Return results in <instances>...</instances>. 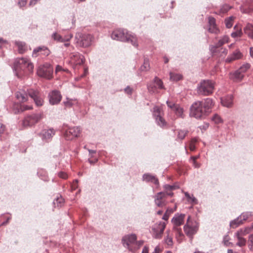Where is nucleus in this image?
<instances>
[{
    "instance_id": "f257e3e1",
    "label": "nucleus",
    "mask_w": 253,
    "mask_h": 253,
    "mask_svg": "<svg viewBox=\"0 0 253 253\" xmlns=\"http://www.w3.org/2000/svg\"><path fill=\"white\" fill-rule=\"evenodd\" d=\"M13 70L18 78L22 79L25 76L33 73L34 65L29 58H17L14 61Z\"/></svg>"
},
{
    "instance_id": "13d9d810",
    "label": "nucleus",
    "mask_w": 253,
    "mask_h": 253,
    "mask_svg": "<svg viewBox=\"0 0 253 253\" xmlns=\"http://www.w3.org/2000/svg\"><path fill=\"white\" fill-rule=\"evenodd\" d=\"M166 244L169 246H172L173 244L172 239L171 237L168 236L165 240Z\"/></svg>"
},
{
    "instance_id": "3c124183",
    "label": "nucleus",
    "mask_w": 253,
    "mask_h": 253,
    "mask_svg": "<svg viewBox=\"0 0 253 253\" xmlns=\"http://www.w3.org/2000/svg\"><path fill=\"white\" fill-rule=\"evenodd\" d=\"M215 25H216L215 19L212 16H209L208 17V27Z\"/></svg>"
},
{
    "instance_id": "8fccbe9b",
    "label": "nucleus",
    "mask_w": 253,
    "mask_h": 253,
    "mask_svg": "<svg viewBox=\"0 0 253 253\" xmlns=\"http://www.w3.org/2000/svg\"><path fill=\"white\" fill-rule=\"evenodd\" d=\"M251 67V65L249 63H246L243 64L240 68L239 69L241 72H242L243 74L247 71L248 69H249Z\"/></svg>"
},
{
    "instance_id": "e2e57ef3",
    "label": "nucleus",
    "mask_w": 253,
    "mask_h": 253,
    "mask_svg": "<svg viewBox=\"0 0 253 253\" xmlns=\"http://www.w3.org/2000/svg\"><path fill=\"white\" fill-rule=\"evenodd\" d=\"M5 130V126L3 124L0 123V136L4 133Z\"/></svg>"
},
{
    "instance_id": "c756f323",
    "label": "nucleus",
    "mask_w": 253,
    "mask_h": 253,
    "mask_svg": "<svg viewBox=\"0 0 253 253\" xmlns=\"http://www.w3.org/2000/svg\"><path fill=\"white\" fill-rule=\"evenodd\" d=\"M64 203V199L61 197H57L55 198L53 202V205L54 208H60L62 207Z\"/></svg>"
},
{
    "instance_id": "5701e85b",
    "label": "nucleus",
    "mask_w": 253,
    "mask_h": 253,
    "mask_svg": "<svg viewBox=\"0 0 253 253\" xmlns=\"http://www.w3.org/2000/svg\"><path fill=\"white\" fill-rule=\"evenodd\" d=\"M242 54L239 50H236L227 57L225 60L226 63H230L234 60L241 58Z\"/></svg>"
},
{
    "instance_id": "4d7b16f0",
    "label": "nucleus",
    "mask_w": 253,
    "mask_h": 253,
    "mask_svg": "<svg viewBox=\"0 0 253 253\" xmlns=\"http://www.w3.org/2000/svg\"><path fill=\"white\" fill-rule=\"evenodd\" d=\"M167 105L168 107L172 109L174 106H175L177 104L174 103L173 101L168 100L166 102Z\"/></svg>"
},
{
    "instance_id": "bf43d9fd",
    "label": "nucleus",
    "mask_w": 253,
    "mask_h": 253,
    "mask_svg": "<svg viewBox=\"0 0 253 253\" xmlns=\"http://www.w3.org/2000/svg\"><path fill=\"white\" fill-rule=\"evenodd\" d=\"M125 92L128 94V95H131L132 93V89L130 88V87L129 85H127L125 89H124Z\"/></svg>"
},
{
    "instance_id": "f03ea898",
    "label": "nucleus",
    "mask_w": 253,
    "mask_h": 253,
    "mask_svg": "<svg viewBox=\"0 0 253 253\" xmlns=\"http://www.w3.org/2000/svg\"><path fill=\"white\" fill-rule=\"evenodd\" d=\"M113 40L131 43L134 47L138 46L136 36L125 29H118L114 30L111 34Z\"/></svg>"
},
{
    "instance_id": "680f3d73",
    "label": "nucleus",
    "mask_w": 253,
    "mask_h": 253,
    "mask_svg": "<svg viewBox=\"0 0 253 253\" xmlns=\"http://www.w3.org/2000/svg\"><path fill=\"white\" fill-rule=\"evenodd\" d=\"M58 176L59 177L65 179L68 178V175L67 173L63 171L59 172Z\"/></svg>"
},
{
    "instance_id": "1a4fd4ad",
    "label": "nucleus",
    "mask_w": 253,
    "mask_h": 253,
    "mask_svg": "<svg viewBox=\"0 0 253 253\" xmlns=\"http://www.w3.org/2000/svg\"><path fill=\"white\" fill-rule=\"evenodd\" d=\"M161 109L158 106L153 107V116L155 120L157 125L162 128H164L167 125L165 120L161 116Z\"/></svg>"
},
{
    "instance_id": "69168bd1",
    "label": "nucleus",
    "mask_w": 253,
    "mask_h": 253,
    "mask_svg": "<svg viewBox=\"0 0 253 253\" xmlns=\"http://www.w3.org/2000/svg\"><path fill=\"white\" fill-rule=\"evenodd\" d=\"M89 153V156L90 158H94V154L96 153V150L87 149Z\"/></svg>"
},
{
    "instance_id": "4c0bfd02",
    "label": "nucleus",
    "mask_w": 253,
    "mask_h": 253,
    "mask_svg": "<svg viewBox=\"0 0 253 253\" xmlns=\"http://www.w3.org/2000/svg\"><path fill=\"white\" fill-rule=\"evenodd\" d=\"M74 102H76V99H70L66 98V100L64 101L63 103L66 108H71L74 104Z\"/></svg>"
},
{
    "instance_id": "7c9ffc66",
    "label": "nucleus",
    "mask_w": 253,
    "mask_h": 253,
    "mask_svg": "<svg viewBox=\"0 0 253 253\" xmlns=\"http://www.w3.org/2000/svg\"><path fill=\"white\" fill-rule=\"evenodd\" d=\"M185 196L187 198V202L192 205H195L198 204L197 199L193 196V194L191 195L188 192H184Z\"/></svg>"
},
{
    "instance_id": "c9c22d12",
    "label": "nucleus",
    "mask_w": 253,
    "mask_h": 253,
    "mask_svg": "<svg viewBox=\"0 0 253 253\" xmlns=\"http://www.w3.org/2000/svg\"><path fill=\"white\" fill-rule=\"evenodd\" d=\"M170 80L172 81L177 82L182 79V76L180 74L175 73H169Z\"/></svg>"
},
{
    "instance_id": "c03bdc74",
    "label": "nucleus",
    "mask_w": 253,
    "mask_h": 253,
    "mask_svg": "<svg viewBox=\"0 0 253 253\" xmlns=\"http://www.w3.org/2000/svg\"><path fill=\"white\" fill-rule=\"evenodd\" d=\"M208 31L212 34H218L219 32V30L217 27L216 24L208 27Z\"/></svg>"
},
{
    "instance_id": "a19ab883",
    "label": "nucleus",
    "mask_w": 253,
    "mask_h": 253,
    "mask_svg": "<svg viewBox=\"0 0 253 253\" xmlns=\"http://www.w3.org/2000/svg\"><path fill=\"white\" fill-rule=\"evenodd\" d=\"M233 16H230L229 17L225 19L224 22L226 28H230L233 25V21L234 20Z\"/></svg>"
},
{
    "instance_id": "b1692460",
    "label": "nucleus",
    "mask_w": 253,
    "mask_h": 253,
    "mask_svg": "<svg viewBox=\"0 0 253 253\" xmlns=\"http://www.w3.org/2000/svg\"><path fill=\"white\" fill-rule=\"evenodd\" d=\"M241 9L244 13L253 11V0H246L244 5L241 6Z\"/></svg>"
},
{
    "instance_id": "de8ad7c7",
    "label": "nucleus",
    "mask_w": 253,
    "mask_h": 253,
    "mask_svg": "<svg viewBox=\"0 0 253 253\" xmlns=\"http://www.w3.org/2000/svg\"><path fill=\"white\" fill-rule=\"evenodd\" d=\"M175 115L177 117L183 118V109L180 106L178 109H177V111L175 113Z\"/></svg>"
},
{
    "instance_id": "603ef678",
    "label": "nucleus",
    "mask_w": 253,
    "mask_h": 253,
    "mask_svg": "<svg viewBox=\"0 0 253 253\" xmlns=\"http://www.w3.org/2000/svg\"><path fill=\"white\" fill-rule=\"evenodd\" d=\"M11 219V215L9 213H5L3 214L1 216V219H0L2 221H8L9 220Z\"/></svg>"
},
{
    "instance_id": "473e14b6",
    "label": "nucleus",
    "mask_w": 253,
    "mask_h": 253,
    "mask_svg": "<svg viewBox=\"0 0 253 253\" xmlns=\"http://www.w3.org/2000/svg\"><path fill=\"white\" fill-rule=\"evenodd\" d=\"M244 77V74L239 69L235 71L232 75V78L235 81H240Z\"/></svg>"
},
{
    "instance_id": "6ab92c4d",
    "label": "nucleus",
    "mask_w": 253,
    "mask_h": 253,
    "mask_svg": "<svg viewBox=\"0 0 253 253\" xmlns=\"http://www.w3.org/2000/svg\"><path fill=\"white\" fill-rule=\"evenodd\" d=\"M29 89L26 90L25 89H20L15 93L17 99L21 102H25L28 100L29 96L28 94Z\"/></svg>"
},
{
    "instance_id": "5fc2aeb1",
    "label": "nucleus",
    "mask_w": 253,
    "mask_h": 253,
    "mask_svg": "<svg viewBox=\"0 0 253 253\" xmlns=\"http://www.w3.org/2000/svg\"><path fill=\"white\" fill-rule=\"evenodd\" d=\"M249 248L250 250L253 251V234L251 235L249 237Z\"/></svg>"
},
{
    "instance_id": "09e8293b",
    "label": "nucleus",
    "mask_w": 253,
    "mask_h": 253,
    "mask_svg": "<svg viewBox=\"0 0 253 253\" xmlns=\"http://www.w3.org/2000/svg\"><path fill=\"white\" fill-rule=\"evenodd\" d=\"M243 35V32L242 31L241 29L239 30H237L236 31L233 32L231 33V37L232 38H235L237 37H241Z\"/></svg>"
},
{
    "instance_id": "9d476101",
    "label": "nucleus",
    "mask_w": 253,
    "mask_h": 253,
    "mask_svg": "<svg viewBox=\"0 0 253 253\" xmlns=\"http://www.w3.org/2000/svg\"><path fill=\"white\" fill-rule=\"evenodd\" d=\"M55 134V129L50 128L48 129H43L38 133V135L43 142L48 143L51 141Z\"/></svg>"
},
{
    "instance_id": "ea45409f",
    "label": "nucleus",
    "mask_w": 253,
    "mask_h": 253,
    "mask_svg": "<svg viewBox=\"0 0 253 253\" xmlns=\"http://www.w3.org/2000/svg\"><path fill=\"white\" fill-rule=\"evenodd\" d=\"M176 238L178 242L180 243L183 240L184 236L181 230L176 228Z\"/></svg>"
},
{
    "instance_id": "0e129e2a",
    "label": "nucleus",
    "mask_w": 253,
    "mask_h": 253,
    "mask_svg": "<svg viewBox=\"0 0 253 253\" xmlns=\"http://www.w3.org/2000/svg\"><path fill=\"white\" fill-rule=\"evenodd\" d=\"M98 161V158H95L94 160H91L90 158L88 159L87 162L90 164V165H94L96 163H97Z\"/></svg>"
},
{
    "instance_id": "4468645a",
    "label": "nucleus",
    "mask_w": 253,
    "mask_h": 253,
    "mask_svg": "<svg viewBox=\"0 0 253 253\" xmlns=\"http://www.w3.org/2000/svg\"><path fill=\"white\" fill-rule=\"evenodd\" d=\"M165 227V222H160L155 224L152 228L154 237L156 239L161 238Z\"/></svg>"
},
{
    "instance_id": "a18cd8bd",
    "label": "nucleus",
    "mask_w": 253,
    "mask_h": 253,
    "mask_svg": "<svg viewBox=\"0 0 253 253\" xmlns=\"http://www.w3.org/2000/svg\"><path fill=\"white\" fill-rule=\"evenodd\" d=\"M32 109V105H20L19 106V108L18 110V113H19L20 112H23L25 110H30Z\"/></svg>"
},
{
    "instance_id": "20e7f679",
    "label": "nucleus",
    "mask_w": 253,
    "mask_h": 253,
    "mask_svg": "<svg viewBox=\"0 0 253 253\" xmlns=\"http://www.w3.org/2000/svg\"><path fill=\"white\" fill-rule=\"evenodd\" d=\"M214 89V83L211 80H203L197 86L198 94L208 96L211 94Z\"/></svg>"
},
{
    "instance_id": "79ce46f5",
    "label": "nucleus",
    "mask_w": 253,
    "mask_h": 253,
    "mask_svg": "<svg viewBox=\"0 0 253 253\" xmlns=\"http://www.w3.org/2000/svg\"><path fill=\"white\" fill-rule=\"evenodd\" d=\"M37 174L39 176V177L41 178V179H42L43 181H47L48 180V177L47 176L46 173L45 171L43 170H39Z\"/></svg>"
},
{
    "instance_id": "9b49d317",
    "label": "nucleus",
    "mask_w": 253,
    "mask_h": 253,
    "mask_svg": "<svg viewBox=\"0 0 253 253\" xmlns=\"http://www.w3.org/2000/svg\"><path fill=\"white\" fill-rule=\"evenodd\" d=\"M81 131V129L80 126L70 127L65 130L64 136L66 140H72L74 137H78Z\"/></svg>"
},
{
    "instance_id": "f3484780",
    "label": "nucleus",
    "mask_w": 253,
    "mask_h": 253,
    "mask_svg": "<svg viewBox=\"0 0 253 253\" xmlns=\"http://www.w3.org/2000/svg\"><path fill=\"white\" fill-rule=\"evenodd\" d=\"M50 53V51L46 46H41L34 49L32 53V56L37 57L39 55L47 56Z\"/></svg>"
},
{
    "instance_id": "f704fd0d",
    "label": "nucleus",
    "mask_w": 253,
    "mask_h": 253,
    "mask_svg": "<svg viewBox=\"0 0 253 253\" xmlns=\"http://www.w3.org/2000/svg\"><path fill=\"white\" fill-rule=\"evenodd\" d=\"M185 217V214L177 213L171 219V221H183Z\"/></svg>"
},
{
    "instance_id": "6e6d98bb",
    "label": "nucleus",
    "mask_w": 253,
    "mask_h": 253,
    "mask_svg": "<svg viewBox=\"0 0 253 253\" xmlns=\"http://www.w3.org/2000/svg\"><path fill=\"white\" fill-rule=\"evenodd\" d=\"M27 2V0H18L17 4L20 8L25 6Z\"/></svg>"
},
{
    "instance_id": "412c9836",
    "label": "nucleus",
    "mask_w": 253,
    "mask_h": 253,
    "mask_svg": "<svg viewBox=\"0 0 253 253\" xmlns=\"http://www.w3.org/2000/svg\"><path fill=\"white\" fill-rule=\"evenodd\" d=\"M142 179L146 182H151L154 183L156 187L159 186V182L158 179L154 175L149 173H144L142 175Z\"/></svg>"
},
{
    "instance_id": "423d86ee",
    "label": "nucleus",
    "mask_w": 253,
    "mask_h": 253,
    "mask_svg": "<svg viewBox=\"0 0 253 253\" xmlns=\"http://www.w3.org/2000/svg\"><path fill=\"white\" fill-rule=\"evenodd\" d=\"M207 113L203 107V102L200 101H197L194 102L190 107V115L196 119H203L207 115Z\"/></svg>"
},
{
    "instance_id": "f8f14e48",
    "label": "nucleus",
    "mask_w": 253,
    "mask_h": 253,
    "mask_svg": "<svg viewBox=\"0 0 253 253\" xmlns=\"http://www.w3.org/2000/svg\"><path fill=\"white\" fill-rule=\"evenodd\" d=\"M48 98L49 104L51 105H55L60 102L62 96L59 90L55 89L48 93Z\"/></svg>"
},
{
    "instance_id": "58836bf2",
    "label": "nucleus",
    "mask_w": 253,
    "mask_h": 253,
    "mask_svg": "<svg viewBox=\"0 0 253 253\" xmlns=\"http://www.w3.org/2000/svg\"><path fill=\"white\" fill-rule=\"evenodd\" d=\"M16 45L17 46L19 52L23 53L25 51V43L22 42H16Z\"/></svg>"
},
{
    "instance_id": "cd10ccee",
    "label": "nucleus",
    "mask_w": 253,
    "mask_h": 253,
    "mask_svg": "<svg viewBox=\"0 0 253 253\" xmlns=\"http://www.w3.org/2000/svg\"><path fill=\"white\" fill-rule=\"evenodd\" d=\"M37 74L39 76L50 79L52 77L51 73L45 70L43 68H39L37 70Z\"/></svg>"
},
{
    "instance_id": "0eeeda50",
    "label": "nucleus",
    "mask_w": 253,
    "mask_h": 253,
    "mask_svg": "<svg viewBox=\"0 0 253 253\" xmlns=\"http://www.w3.org/2000/svg\"><path fill=\"white\" fill-rule=\"evenodd\" d=\"M148 92L150 94H156L158 92V89H163L165 88L162 81L155 77L152 83L147 84V85Z\"/></svg>"
},
{
    "instance_id": "e433bc0d",
    "label": "nucleus",
    "mask_w": 253,
    "mask_h": 253,
    "mask_svg": "<svg viewBox=\"0 0 253 253\" xmlns=\"http://www.w3.org/2000/svg\"><path fill=\"white\" fill-rule=\"evenodd\" d=\"M229 40V37L227 36H224L221 39L219 40L218 42L216 43L214 48H218L222 46L223 44L226 42H228Z\"/></svg>"
},
{
    "instance_id": "393cba45",
    "label": "nucleus",
    "mask_w": 253,
    "mask_h": 253,
    "mask_svg": "<svg viewBox=\"0 0 253 253\" xmlns=\"http://www.w3.org/2000/svg\"><path fill=\"white\" fill-rule=\"evenodd\" d=\"M244 32L248 37L253 40V25L247 23L243 28Z\"/></svg>"
},
{
    "instance_id": "c85d7f7f",
    "label": "nucleus",
    "mask_w": 253,
    "mask_h": 253,
    "mask_svg": "<svg viewBox=\"0 0 253 253\" xmlns=\"http://www.w3.org/2000/svg\"><path fill=\"white\" fill-rule=\"evenodd\" d=\"M253 229V225L251 226L245 227L243 229H241L240 230L238 231L236 233V236H245L247 234H249L252 229Z\"/></svg>"
},
{
    "instance_id": "aec40b11",
    "label": "nucleus",
    "mask_w": 253,
    "mask_h": 253,
    "mask_svg": "<svg viewBox=\"0 0 253 253\" xmlns=\"http://www.w3.org/2000/svg\"><path fill=\"white\" fill-rule=\"evenodd\" d=\"M154 202L155 204L159 207H163L166 205L165 200V193L160 192L155 196Z\"/></svg>"
},
{
    "instance_id": "4be33fe9",
    "label": "nucleus",
    "mask_w": 253,
    "mask_h": 253,
    "mask_svg": "<svg viewBox=\"0 0 253 253\" xmlns=\"http://www.w3.org/2000/svg\"><path fill=\"white\" fill-rule=\"evenodd\" d=\"M222 105L226 107L230 108L233 104V96L232 94H229L221 98Z\"/></svg>"
},
{
    "instance_id": "6e6552de",
    "label": "nucleus",
    "mask_w": 253,
    "mask_h": 253,
    "mask_svg": "<svg viewBox=\"0 0 253 253\" xmlns=\"http://www.w3.org/2000/svg\"><path fill=\"white\" fill-rule=\"evenodd\" d=\"M42 118V113L32 114L27 115L23 121L24 126H32L39 122Z\"/></svg>"
},
{
    "instance_id": "72a5a7b5",
    "label": "nucleus",
    "mask_w": 253,
    "mask_h": 253,
    "mask_svg": "<svg viewBox=\"0 0 253 253\" xmlns=\"http://www.w3.org/2000/svg\"><path fill=\"white\" fill-rule=\"evenodd\" d=\"M176 207L175 206L174 209L171 208H168L165 213L162 216V219L164 220L167 221L169 219L170 214L173 212V211L176 210Z\"/></svg>"
},
{
    "instance_id": "2f4dec72",
    "label": "nucleus",
    "mask_w": 253,
    "mask_h": 253,
    "mask_svg": "<svg viewBox=\"0 0 253 253\" xmlns=\"http://www.w3.org/2000/svg\"><path fill=\"white\" fill-rule=\"evenodd\" d=\"M150 64L149 59L145 57L144 59L143 64L142 65L139 70L140 72H146L150 70Z\"/></svg>"
},
{
    "instance_id": "ddd939ff",
    "label": "nucleus",
    "mask_w": 253,
    "mask_h": 253,
    "mask_svg": "<svg viewBox=\"0 0 253 253\" xmlns=\"http://www.w3.org/2000/svg\"><path fill=\"white\" fill-rule=\"evenodd\" d=\"M28 94L35 102L37 106H41L43 105V100L41 96L40 92L38 90L29 88Z\"/></svg>"
},
{
    "instance_id": "a878e982",
    "label": "nucleus",
    "mask_w": 253,
    "mask_h": 253,
    "mask_svg": "<svg viewBox=\"0 0 253 253\" xmlns=\"http://www.w3.org/2000/svg\"><path fill=\"white\" fill-rule=\"evenodd\" d=\"M213 106V100L212 99L207 98L205 100L203 103V107L205 111L208 114L211 111V108Z\"/></svg>"
},
{
    "instance_id": "052dcab7",
    "label": "nucleus",
    "mask_w": 253,
    "mask_h": 253,
    "mask_svg": "<svg viewBox=\"0 0 253 253\" xmlns=\"http://www.w3.org/2000/svg\"><path fill=\"white\" fill-rule=\"evenodd\" d=\"M230 8L231 7L229 5L226 4L222 6V8H221V10L223 12H225L228 11Z\"/></svg>"
},
{
    "instance_id": "39448f33",
    "label": "nucleus",
    "mask_w": 253,
    "mask_h": 253,
    "mask_svg": "<svg viewBox=\"0 0 253 253\" xmlns=\"http://www.w3.org/2000/svg\"><path fill=\"white\" fill-rule=\"evenodd\" d=\"M94 40L93 36L89 34L78 32L76 34L75 41L78 46L86 48L91 46Z\"/></svg>"
},
{
    "instance_id": "bb28decb",
    "label": "nucleus",
    "mask_w": 253,
    "mask_h": 253,
    "mask_svg": "<svg viewBox=\"0 0 253 253\" xmlns=\"http://www.w3.org/2000/svg\"><path fill=\"white\" fill-rule=\"evenodd\" d=\"M252 213L250 212H243L236 218L231 220V221H244L246 220L250 219Z\"/></svg>"
},
{
    "instance_id": "37998d69",
    "label": "nucleus",
    "mask_w": 253,
    "mask_h": 253,
    "mask_svg": "<svg viewBox=\"0 0 253 253\" xmlns=\"http://www.w3.org/2000/svg\"><path fill=\"white\" fill-rule=\"evenodd\" d=\"M188 133V131L185 130H179L178 131L177 138L182 140L183 139Z\"/></svg>"
},
{
    "instance_id": "2eb2a0df",
    "label": "nucleus",
    "mask_w": 253,
    "mask_h": 253,
    "mask_svg": "<svg viewBox=\"0 0 253 253\" xmlns=\"http://www.w3.org/2000/svg\"><path fill=\"white\" fill-rule=\"evenodd\" d=\"M70 58L71 64L75 66L81 65L85 61L84 57L78 52L71 53Z\"/></svg>"
},
{
    "instance_id": "49530a36",
    "label": "nucleus",
    "mask_w": 253,
    "mask_h": 253,
    "mask_svg": "<svg viewBox=\"0 0 253 253\" xmlns=\"http://www.w3.org/2000/svg\"><path fill=\"white\" fill-rule=\"evenodd\" d=\"M238 239V242L237 243V245L240 247L244 246L246 245V240L245 239L243 238L241 236H236Z\"/></svg>"
},
{
    "instance_id": "338daca9",
    "label": "nucleus",
    "mask_w": 253,
    "mask_h": 253,
    "mask_svg": "<svg viewBox=\"0 0 253 253\" xmlns=\"http://www.w3.org/2000/svg\"><path fill=\"white\" fill-rule=\"evenodd\" d=\"M164 189L167 191H171L172 186L169 184H165L164 186Z\"/></svg>"
},
{
    "instance_id": "774afa93",
    "label": "nucleus",
    "mask_w": 253,
    "mask_h": 253,
    "mask_svg": "<svg viewBox=\"0 0 253 253\" xmlns=\"http://www.w3.org/2000/svg\"><path fill=\"white\" fill-rule=\"evenodd\" d=\"M162 252V249L159 246H157L152 253H161Z\"/></svg>"
},
{
    "instance_id": "864d4df0",
    "label": "nucleus",
    "mask_w": 253,
    "mask_h": 253,
    "mask_svg": "<svg viewBox=\"0 0 253 253\" xmlns=\"http://www.w3.org/2000/svg\"><path fill=\"white\" fill-rule=\"evenodd\" d=\"M212 120L216 124H219L222 122L220 117L217 114H214L212 118Z\"/></svg>"
},
{
    "instance_id": "7ed1b4c3",
    "label": "nucleus",
    "mask_w": 253,
    "mask_h": 253,
    "mask_svg": "<svg viewBox=\"0 0 253 253\" xmlns=\"http://www.w3.org/2000/svg\"><path fill=\"white\" fill-rule=\"evenodd\" d=\"M137 237L135 234L125 236L122 239V243L129 251L136 253L139 248L143 245V241H136Z\"/></svg>"
},
{
    "instance_id": "a211bd4d",
    "label": "nucleus",
    "mask_w": 253,
    "mask_h": 253,
    "mask_svg": "<svg viewBox=\"0 0 253 253\" xmlns=\"http://www.w3.org/2000/svg\"><path fill=\"white\" fill-rule=\"evenodd\" d=\"M51 38L57 42H69L73 38V35L69 34L65 35L64 37H63L57 32H54L51 35Z\"/></svg>"
},
{
    "instance_id": "dca6fc26",
    "label": "nucleus",
    "mask_w": 253,
    "mask_h": 253,
    "mask_svg": "<svg viewBox=\"0 0 253 253\" xmlns=\"http://www.w3.org/2000/svg\"><path fill=\"white\" fill-rule=\"evenodd\" d=\"M198 229V226L197 222H187L184 227L185 234L190 237L197 232Z\"/></svg>"
}]
</instances>
